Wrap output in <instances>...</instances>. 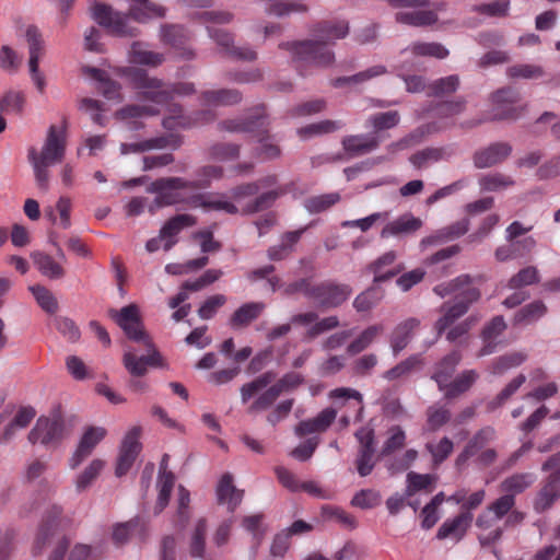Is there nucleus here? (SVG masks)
I'll return each instance as SVG.
<instances>
[{"mask_svg":"<svg viewBox=\"0 0 560 560\" xmlns=\"http://www.w3.org/2000/svg\"><path fill=\"white\" fill-rule=\"evenodd\" d=\"M109 315L130 340L142 345V350L125 346L122 364L131 376L142 377L148 373L149 366H162V355L144 331L136 304L127 305L120 311L110 310Z\"/></svg>","mask_w":560,"mask_h":560,"instance_id":"f257e3e1","label":"nucleus"},{"mask_svg":"<svg viewBox=\"0 0 560 560\" xmlns=\"http://www.w3.org/2000/svg\"><path fill=\"white\" fill-rule=\"evenodd\" d=\"M348 33L347 22H324L314 30V38L282 42L279 48L289 51L294 60L326 68L335 62L331 46L337 39L345 38Z\"/></svg>","mask_w":560,"mask_h":560,"instance_id":"f03ea898","label":"nucleus"},{"mask_svg":"<svg viewBox=\"0 0 560 560\" xmlns=\"http://www.w3.org/2000/svg\"><path fill=\"white\" fill-rule=\"evenodd\" d=\"M164 14L165 9L153 2L131 4L128 13L114 11L110 5L96 1L91 7L92 19L100 26L118 37H135L138 35V28L129 24V19L139 23H147L152 18H162Z\"/></svg>","mask_w":560,"mask_h":560,"instance_id":"7ed1b4c3","label":"nucleus"},{"mask_svg":"<svg viewBox=\"0 0 560 560\" xmlns=\"http://www.w3.org/2000/svg\"><path fill=\"white\" fill-rule=\"evenodd\" d=\"M66 132L50 126L40 151L30 148L27 160L33 167L36 186L44 192L49 189V167L60 163L66 154Z\"/></svg>","mask_w":560,"mask_h":560,"instance_id":"20e7f679","label":"nucleus"},{"mask_svg":"<svg viewBox=\"0 0 560 560\" xmlns=\"http://www.w3.org/2000/svg\"><path fill=\"white\" fill-rule=\"evenodd\" d=\"M199 183L189 182L183 177H164L152 182L147 191L155 194L153 202L149 207V212L154 213L156 209L185 203L190 207V196L194 187L200 186Z\"/></svg>","mask_w":560,"mask_h":560,"instance_id":"39448f33","label":"nucleus"},{"mask_svg":"<svg viewBox=\"0 0 560 560\" xmlns=\"http://www.w3.org/2000/svg\"><path fill=\"white\" fill-rule=\"evenodd\" d=\"M69 434L70 429L58 407L48 416L39 417L27 438L32 444L40 443L47 448H56Z\"/></svg>","mask_w":560,"mask_h":560,"instance_id":"423d86ee","label":"nucleus"},{"mask_svg":"<svg viewBox=\"0 0 560 560\" xmlns=\"http://www.w3.org/2000/svg\"><path fill=\"white\" fill-rule=\"evenodd\" d=\"M61 512L60 506L51 505L46 513L36 537L34 547L36 552H40L46 545L52 546L48 560H63L70 545L69 539L58 533L59 523L57 518L60 516Z\"/></svg>","mask_w":560,"mask_h":560,"instance_id":"0eeeda50","label":"nucleus"},{"mask_svg":"<svg viewBox=\"0 0 560 560\" xmlns=\"http://www.w3.org/2000/svg\"><path fill=\"white\" fill-rule=\"evenodd\" d=\"M127 77L140 98L154 104H167L172 100L171 86L158 78L149 77L142 69H129Z\"/></svg>","mask_w":560,"mask_h":560,"instance_id":"6e6552de","label":"nucleus"},{"mask_svg":"<svg viewBox=\"0 0 560 560\" xmlns=\"http://www.w3.org/2000/svg\"><path fill=\"white\" fill-rule=\"evenodd\" d=\"M352 293L350 285L345 283L322 282L311 291L312 300L320 307L335 308L346 302Z\"/></svg>","mask_w":560,"mask_h":560,"instance_id":"1a4fd4ad","label":"nucleus"},{"mask_svg":"<svg viewBox=\"0 0 560 560\" xmlns=\"http://www.w3.org/2000/svg\"><path fill=\"white\" fill-rule=\"evenodd\" d=\"M208 35L221 47L222 51L230 58L242 61H255L257 59V52L249 46H235L234 36L232 33L215 28L207 27Z\"/></svg>","mask_w":560,"mask_h":560,"instance_id":"9d476101","label":"nucleus"},{"mask_svg":"<svg viewBox=\"0 0 560 560\" xmlns=\"http://www.w3.org/2000/svg\"><path fill=\"white\" fill-rule=\"evenodd\" d=\"M140 428L135 427L125 435L117 457L115 475L121 477L132 467L136 458L141 452L142 445L139 441Z\"/></svg>","mask_w":560,"mask_h":560,"instance_id":"9b49d317","label":"nucleus"},{"mask_svg":"<svg viewBox=\"0 0 560 560\" xmlns=\"http://www.w3.org/2000/svg\"><path fill=\"white\" fill-rule=\"evenodd\" d=\"M492 103L494 104V110L492 119L493 120H505V119H517L522 112L523 107H515L510 106L506 107V105H513L520 102L521 95L520 93L514 90L513 88H504L501 90H498L492 94Z\"/></svg>","mask_w":560,"mask_h":560,"instance_id":"f8f14e48","label":"nucleus"},{"mask_svg":"<svg viewBox=\"0 0 560 560\" xmlns=\"http://www.w3.org/2000/svg\"><path fill=\"white\" fill-rule=\"evenodd\" d=\"M512 153V145L508 142H493L488 147L475 151L472 163L476 168H489L505 161Z\"/></svg>","mask_w":560,"mask_h":560,"instance_id":"ddd939ff","label":"nucleus"},{"mask_svg":"<svg viewBox=\"0 0 560 560\" xmlns=\"http://www.w3.org/2000/svg\"><path fill=\"white\" fill-rule=\"evenodd\" d=\"M190 208H202L206 211H224L229 214L238 213V208L220 192L191 194Z\"/></svg>","mask_w":560,"mask_h":560,"instance_id":"4468645a","label":"nucleus"},{"mask_svg":"<svg viewBox=\"0 0 560 560\" xmlns=\"http://www.w3.org/2000/svg\"><path fill=\"white\" fill-rule=\"evenodd\" d=\"M106 430L101 427H91L82 435L79 445L71 458L69 466L75 469L83 460H85L93 452L95 446L105 438Z\"/></svg>","mask_w":560,"mask_h":560,"instance_id":"2eb2a0df","label":"nucleus"},{"mask_svg":"<svg viewBox=\"0 0 560 560\" xmlns=\"http://www.w3.org/2000/svg\"><path fill=\"white\" fill-rule=\"evenodd\" d=\"M498 523L497 516L487 509L478 515L476 526L480 530L478 540L482 547L492 546L502 538L503 527H500Z\"/></svg>","mask_w":560,"mask_h":560,"instance_id":"dca6fc26","label":"nucleus"},{"mask_svg":"<svg viewBox=\"0 0 560 560\" xmlns=\"http://www.w3.org/2000/svg\"><path fill=\"white\" fill-rule=\"evenodd\" d=\"M337 418V410L331 407L323 409L315 418L301 421L295 428L296 436L302 438L313 433L327 431Z\"/></svg>","mask_w":560,"mask_h":560,"instance_id":"f3484780","label":"nucleus"},{"mask_svg":"<svg viewBox=\"0 0 560 560\" xmlns=\"http://www.w3.org/2000/svg\"><path fill=\"white\" fill-rule=\"evenodd\" d=\"M422 226V221L411 213H405L389 221L381 231L382 238L402 237L416 233Z\"/></svg>","mask_w":560,"mask_h":560,"instance_id":"a211bd4d","label":"nucleus"},{"mask_svg":"<svg viewBox=\"0 0 560 560\" xmlns=\"http://www.w3.org/2000/svg\"><path fill=\"white\" fill-rule=\"evenodd\" d=\"M381 143L378 135H351L342 139L345 152L351 156H360L375 151Z\"/></svg>","mask_w":560,"mask_h":560,"instance_id":"6ab92c4d","label":"nucleus"},{"mask_svg":"<svg viewBox=\"0 0 560 560\" xmlns=\"http://www.w3.org/2000/svg\"><path fill=\"white\" fill-rule=\"evenodd\" d=\"M197 220L191 214H177L171 218L160 230V237H163L164 250H170L177 242L176 235L179 234L184 229L194 226Z\"/></svg>","mask_w":560,"mask_h":560,"instance_id":"aec40b11","label":"nucleus"},{"mask_svg":"<svg viewBox=\"0 0 560 560\" xmlns=\"http://www.w3.org/2000/svg\"><path fill=\"white\" fill-rule=\"evenodd\" d=\"M472 522L471 512H462L457 516L446 520L438 529L436 538L440 540L454 538L459 541L470 527Z\"/></svg>","mask_w":560,"mask_h":560,"instance_id":"412c9836","label":"nucleus"},{"mask_svg":"<svg viewBox=\"0 0 560 560\" xmlns=\"http://www.w3.org/2000/svg\"><path fill=\"white\" fill-rule=\"evenodd\" d=\"M559 499L560 482H558V476H548L534 499L533 508L537 513H544Z\"/></svg>","mask_w":560,"mask_h":560,"instance_id":"4be33fe9","label":"nucleus"},{"mask_svg":"<svg viewBox=\"0 0 560 560\" xmlns=\"http://www.w3.org/2000/svg\"><path fill=\"white\" fill-rule=\"evenodd\" d=\"M264 302H248L234 311L229 319L232 329L238 330L248 327L265 311Z\"/></svg>","mask_w":560,"mask_h":560,"instance_id":"5701e85b","label":"nucleus"},{"mask_svg":"<svg viewBox=\"0 0 560 560\" xmlns=\"http://www.w3.org/2000/svg\"><path fill=\"white\" fill-rule=\"evenodd\" d=\"M420 325L419 319L410 317L399 323L390 335V347L394 355L402 351L412 338L415 329Z\"/></svg>","mask_w":560,"mask_h":560,"instance_id":"b1692460","label":"nucleus"},{"mask_svg":"<svg viewBox=\"0 0 560 560\" xmlns=\"http://www.w3.org/2000/svg\"><path fill=\"white\" fill-rule=\"evenodd\" d=\"M265 125V116L264 115H255L246 118H234L226 119L220 121L218 124V129L220 131H229V132H249L254 133L255 131H259L261 127Z\"/></svg>","mask_w":560,"mask_h":560,"instance_id":"393cba45","label":"nucleus"},{"mask_svg":"<svg viewBox=\"0 0 560 560\" xmlns=\"http://www.w3.org/2000/svg\"><path fill=\"white\" fill-rule=\"evenodd\" d=\"M217 497L219 503L228 504L231 512H233L242 502L243 491L236 489L233 485V477L231 474L226 472L222 476L217 488Z\"/></svg>","mask_w":560,"mask_h":560,"instance_id":"a878e982","label":"nucleus"},{"mask_svg":"<svg viewBox=\"0 0 560 560\" xmlns=\"http://www.w3.org/2000/svg\"><path fill=\"white\" fill-rule=\"evenodd\" d=\"M462 360V354L459 351H452L447 355H445L435 368V372L432 375V378L438 383L439 389L444 390V387L447 385L450 380L452 378L456 366L459 364Z\"/></svg>","mask_w":560,"mask_h":560,"instance_id":"bb28decb","label":"nucleus"},{"mask_svg":"<svg viewBox=\"0 0 560 560\" xmlns=\"http://www.w3.org/2000/svg\"><path fill=\"white\" fill-rule=\"evenodd\" d=\"M548 313L547 305L541 300H535L521 307L513 316V325L528 326Z\"/></svg>","mask_w":560,"mask_h":560,"instance_id":"cd10ccee","label":"nucleus"},{"mask_svg":"<svg viewBox=\"0 0 560 560\" xmlns=\"http://www.w3.org/2000/svg\"><path fill=\"white\" fill-rule=\"evenodd\" d=\"M441 312H443V315L434 324L438 336H441L458 318L464 316L468 312V306L458 301L453 304L444 303L441 307Z\"/></svg>","mask_w":560,"mask_h":560,"instance_id":"c85d7f7f","label":"nucleus"},{"mask_svg":"<svg viewBox=\"0 0 560 560\" xmlns=\"http://www.w3.org/2000/svg\"><path fill=\"white\" fill-rule=\"evenodd\" d=\"M242 93L236 89H220L205 91L200 100L205 105L228 106L235 105L242 101Z\"/></svg>","mask_w":560,"mask_h":560,"instance_id":"c756f323","label":"nucleus"},{"mask_svg":"<svg viewBox=\"0 0 560 560\" xmlns=\"http://www.w3.org/2000/svg\"><path fill=\"white\" fill-rule=\"evenodd\" d=\"M384 331V326L381 324H374L365 329H363L360 335L353 339L348 346H347V353L349 355H355L364 350H366L374 341L375 339L382 335Z\"/></svg>","mask_w":560,"mask_h":560,"instance_id":"7c9ffc66","label":"nucleus"},{"mask_svg":"<svg viewBox=\"0 0 560 560\" xmlns=\"http://www.w3.org/2000/svg\"><path fill=\"white\" fill-rule=\"evenodd\" d=\"M479 377L477 371L465 370L444 387V396L453 399L466 393Z\"/></svg>","mask_w":560,"mask_h":560,"instance_id":"2f4dec72","label":"nucleus"},{"mask_svg":"<svg viewBox=\"0 0 560 560\" xmlns=\"http://www.w3.org/2000/svg\"><path fill=\"white\" fill-rule=\"evenodd\" d=\"M478 185L482 192H498L515 185V180L501 172H491L478 178Z\"/></svg>","mask_w":560,"mask_h":560,"instance_id":"473e14b6","label":"nucleus"},{"mask_svg":"<svg viewBox=\"0 0 560 560\" xmlns=\"http://www.w3.org/2000/svg\"><path fill=\"white\" fill-rule=\"evenodd\" d=\"M129 57L133 63L150 67L160 66L164 61V56L162 54L149 50L147 44L142 42L132 43L129 50Z\"/></svg>","mask_w":560,"mask_h":560,"instance_id":"72a5a7b5","label":"nucleus"},{"mask_svg":"<svg viewBox=\"0 0 560 560\" xmlns=\"http://www.w3.org/2000/svg\"><path fill=\"white\" fill-rule=\"evenodd\" d=\"M536 480V477L532 472H518L510 477H506L501 483L500 488L502 492L508 495H516L523 493L528 489Z\"/></svg>","mask_w":560,"mask_h":560,"instance_id":"f704fd0d","label":"nucleus"},{"mask_svg":"<svg viewBox=\"0 0 560 560\" xmlns=\"http://www.w3.org/2000/svg\"><path fill=\"white\" fill-rule=\"evenodd\" d=\"M343 126L345 124L341 120L325 119L298 129V135L302 139H310L313 137L336 132L343 128Z\"/></svg>","mask_w":560,"mask_h":560,"instance_id":"c9c22d12","label":"nucleus"},{"mask_svg":"<svg viewBox=\"0 0 560 560\" xmlns=\"http://www.w3.org/2000/svg\"><path fill=\"white\" fill-rule=\"evenodd\" d=\"M268 121L265 118V125L259 131H255L254 135L258 138L259 147L257 148V154L264 160H275L281 155L279 145L273 141L272 137L268 135Z\"/></svg>","mask_w":560,"mask_h":560,"instance_id":"e433bc0d","label":"nucleus"},{"mask_svg":"<svg viewBox=\"0 0 560 560\" xmlns=\"http://www.w3.org/2000/svg\"><path fill=\"white\" fill-rule=\"evenodd\" d=\"M451 153L446 148H425L413 153L409 162L418 170L427 167L431 163L448 158Z\"/></svg>","mask_w":560,"mask_h":560,"instance_id":"4c0bfd02","label":"nucleus"},{"mask_svg":"<svg viewBox=\"0 0 560 560\" xmlns=\"http://www.w3.org/2000/svg\"><path fill=\"white\" fill-rule=\"evenodd\" d=\"M285 194V189L283 188H275L268 191H265L255 197L254 200L248 202L243 209L242 212L244 214H254L260 211H264L270 208L275 201L282 195Z\"/></svg>","mask_w":560,"mask_h":560,"instance_id":"58836bf2","label":"nucleus"},{"mask_svg":"<svg viewBox=\"0 0 560 560\" xmlns=\"http://www.w3.org/2000/svg\"><path fill=\"white\" fill-rule=\"evenodd\" d=\"M32 258L43 276L51 280L61 279L65 276V269L49 255L35 252L32 254Z\"/></svg>","mask_w":560,"mask_h":560,"instance_id":"ea45409f","label":"nucleus"},{"mask_svg":"<svg viewBox=\"0 0 560 560\" xmlns=\"http://www.w3.org/2000/svg\"><path fill=\"white\" fill-rule=\"evenodd\" d=\"M207 152L210 160L228 162L238 159L241 147L236 143L217 142L211 144Z\"/></svg>","mask_w":560,"mask_h":560,"instance_id":"a19ab883","label":"nucleus"},{"mask_svg":"<svg viewBox=\"0 0 560 560\" xmlns=\"http://www.w3.org/2000/svg\"><path fill=\"white\" fill-rule=\"evenodd\" d=\"M396 260V253L394 250L386 252L378 257L374 262L369 266V269L374 273V283L387 281L398 273V270H389L382 272L385 266H390Z\"/></svg>","mask_w":560,"mask_h":560,"instance_id":"79ce46f5","label":"nucleus"},{"mask_svg":"<svg viewBox=\"0 0 560 560\" xmlns=\"http://www.w3.org/2000/svg\"><path fill=\"white\" fill-rule=\"evenodd\" d=\"M422 365V359L420 354H412L408 357L407 359L402 360L398 364H396L394 368L387 370L384 372L383 377L387 381H395L400 377L407 376L410 374L415 369Z\"/></svg>","mask_w":560,"mask_h":560,"instance_id":"37998d69","label":"nucleus"},{"mask_svg":"<svg viewBox=\"0 0 560 560\" xmlns=\"http://www.w3.org/2000/svg\"><path fill=\"white\" fill-rule=\"evenodd\" d=\"M277 374L273 371H267L257 376L252 382L241 387L242 402H247L257 392L264 389L276 380Z\"/></svg>","mask_w":560,"mask_h":560,"instance_id":"c03bdc74","label":"nucleus"},{"mask_svg":"<svg viewBox=\"0 0 560 560\" xmlns=\"http://www.w3.org/2000/svg\"><path fill=\"white\" fill-rule=\"evenodd\" d=\"M396 21L412 26H425L434 24L438 15L434 11L398 12Z\"/></svg>","mask_w":560,"mask_h":560,"instance_id":"a18cd8bd","label":"nucleus"},{"mask_svg":"<svg viewBox=\"0 0 560 560\" xmlns=\"http://www.w3.org/2000/svg\"><path fill=\"white\" fill-rule=\"evenodd\" d=\"M539 281L540 275L538 269L534 266H527L513 275L509 279L506 287L511 290H516L538 283Z\"/></svg>","mask_w":560,"mask_h":560,"instance_id":"49530a36","label":"nucleus"},{"mask_svg":"<svg viewBox=\"0 0 560 560\" xmlns=\"http://www.w3.org/2000/svg\"><path fill=\"white\" fill-rule=\"evenodd\" d=\"M459 88V77L452 74L440 78L428 85L429 96L443 97L455 93Z\"/></svg>","mask_w":560,"mask_h":560,"instance_id":"de8ad7c7","label":"nucleus"},{"mask_svg":"<svg viewBox=\"0 0 560 560\" xmlns=\"http://www.w3.org/2000/svg\"><path fill=\"white\" fill-rule=\"evenodd\" d=\"M406 432L400 425H393L387 430V439L384 442L381 456L386 457L402 448L406 444Z\"/></svg>","mask_w":560,"mask_h":560,"instance_id":"09e8293b","label":"nucleus"},{"mask_svg":"<svg viewBox=\"0 0 560 560\" xmlns=\"http://www.w3.org/2000/svg\"><path fill=\"white\" fill-rule=\"evenodd\" d=\"M477 279H480V277L460 275L446 283L435 285L433 291L440 298H445L447 295L455 294L457 291L462 290L466 285L475 283Z\"/></svg>","mask_w":560,"mask_h":560,"instance_id":"8fccbe9b","label":"nucleus"},{"mask_svg":"<svg viewBox=\"0 0 560 560\" xmlns=\"http://www.w3.org/2000/svg\"><path fill=\"white\" fill-rule=\"evenodd\" d=\"M400 116L397 110H389L385 113H377L374 115H371L368 118V126L372 127L375 131L374 135H377V132L386 129H392L396 127L399 124Z\"/></svg>","mask_w":560,"mask_h":560,"instance_id":"3c124183","label":"nucleus"},{"mask_svg":"<svg viewBox=\"0 0 560 560\" xmlns=\"http://www.w3.org/2000/svg\"><path fill=\"white\" fill-rule=\"evenodd\" d=\"M30 291L35 298L37 304L47 313L55 314L58 308V301L56 296L47 288L40 284L31 285Z\"/></svg>","mask_w":560,"mask_h":560,"instance_id":"603ef678","label":"nucleus"},{"mask_svg":"<svg viewBox=\"0 0 560 560\" xmlns=\"http://www.w3.org/2000/svg\"><path fill=\"white\" fill-rule=\"evenodd\" d=\"M410 51L415 56L434 57L438 59H444L448 56V50L439 43H413L409 48L402 50V52Z\"/></svg>","mask_w":560,"mask_h":560,"instance_id":"864d4df0","label":"nucleus"},{"mask_svg":"<svg viewBox=\"0 0 560 560\" xmlns=\"http://www.w3.org/2000/svg\"><path fill=\"white\" fill-rule=\"evenodd\" d=\"M207 523L203 518L196 524L189 542V555L192 558H202L206 549Z\"/></svg>","mask_w":560,"mask_h":560,"instance_id":"5fc2aeb1","label":"nucleus"},{"mask_svg":"<svg viewBox=\"0 0 560 560\" xmlns=\"http://www.w3.org/2000/svg\"><path fill=\"white\" fill-rule=\"evenodd\" d=\"M382 298V292L378 289L371 287L361 292L354 299L353 307L358 313L369 312L378 304Z\"/></svg>","mask_w":560,"mask_h":560,"instance_id":"6e6d98bb","label":"nucleus"},{"mask_svg":"<svg viewBox=\"0 0 560 560\" xmlns=\"http://www.w3.org/2000/svg\"><path fill=\"white\" fill-rule=\"evenodd\" d=\"M451 417V410L446 407L430 406L427 409V431H438L450 422Z\"/></svg>","mask_w":560,"mask_h":560,"instance_id":"4d7b16f0","label":"nucleus"},{"mask_svg":"<svg viewBox=\"0 0 560 560\" xmlns=\"http://www.w3.org/2000/svg\"><path fill=\"white\" fill-rule=\"evenodd\" d=\"M104 468V462L102 459H93L90 465L78 476L75 481V488L79 492L88 489L93 481L100 476Z\"/></svg>","mask_w":560,"mask_h":560,"instance_id":"13d9d810","label":"nucleus"},{"mask_svg":"<svg viewBox=\"0 0 560 560\" xmlns=\"http://www.w3.org/2000/svg\"><path fill=\"white\" fill-rule=\"evenodd\" d=\"M25 37L30 50L28 63L39 62L44 44L40 32L36 26L30 25L26 28Z\"/></svg>","mask_w":560,"mask_h":560,"instance_id":"bf43d9fd","label":"nucleus"},{"mask_svg":"<svg viewBox=\"0 0 560 560\" xmlns=\"http://www.w3.org/2000/svg\"><path fill=\"white\" fill-rule=\"evenodd\" d=\"M175 483V477L173 472H164L159 477V495L155 506V514L162 512V510L168 504L171 492Z\"/></svg>","mask_w":560,"mask_h":560,"instance_id":"052dcab7","label":"nucleus"},{"mask_svg":"<svg viewBox=\"0 0 560 560\" xmlns=\"http://www.w3.org/2000/svg\"><path fill=\"white\" fill-rule=\"evenodd\" d=\"M495 430L494 428L487 425L478 430L472 438L468 441L466 446L477 455L481 450H483L489 443L494 441L495 439Z\"/></svg>","mask_w":560,"mask_h":560,"instance_id":"680f3d73","label":"nucleus"},{"mask_svg":"<svg viewBox=\"0 0 560 560\" xmlns=\"http://www.w3.org/2000/svg\"><path fill=\"white\" fill-rule=\"evenodd\" d=\"M435 481V477L430 474H417L410 471L407 475L406 497H412L416 492L427 489Z\"/></svg>","mask_w":560,"mask_h":560,"instance_id":"e2e57ef3","label":"nucleus"},{"mask_svg":"<svg viewBox=\"0 0 560 560\" xmlns=\"http://www.w3.org/2000/svg\"><path fill=\"white\" fill-rule=\"evenodd\" d=\"M94 79H96L100 82V92L108 100H116L119 98V90L120 85L107 78L106 73L98 69H92L91 70Z\"/></svg>","mask_w":560,"mask_h":560,"instance_id":"0e129e2a","label":"nucleus"},{"mask_svg":"<svg viewBox=\"0 0 560 560\" xmlns=\"http://www.w3.org/2000/svg\"><path fill=\"white\" fill-rule=\"evenodd\" d=\"M161 39L163 43L178 48L187 40V34L179 25H164L161 28Z\"/></svg>","mask_w":560,"mask_h":560,"instance_id":"69168bd1","label":"nucleus"},{"mask_svg":"<svg viewBox=\"0 0 560 560\" xmlns=\"http://www.w3.org/2000/svg\"><path fill=\"white\" fill-rule=\"evenodd\" d=\"M339 199H340V196L337 192H330V194L311 197V198L306 199L305 208L311 213H318V212L325 211L326 209H328L329 207H331L332 205L338 202Z\"/></svg>","mask_w":560,"mask_h":560,"instance_id":"338daca9","label":"nucleus"},{"mask_svg":"<svg viewBox=\"0 0 560 560\" xmlns=\"http://www.w3.org/2000/svg\"><path fill=\"white\" fill-rule=\"evenodd\" d=\"M425 448L432 455L433 463L439 465L452 454L454 444L450 438L444 436L435 445L428 443Z\"/></svg>","mask_w":560,"mask_h":560,"instance_id":"774afa93","label":"nucleus"}]
</instances>
